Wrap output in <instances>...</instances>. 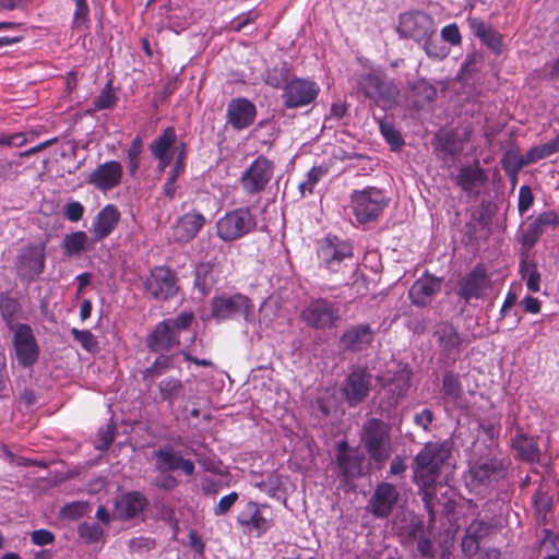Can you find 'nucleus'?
Listing matches in <instances>:
<instances>
[{
    "instance_id": "obj_43",
    "label": "nucleus",
    "mask_w": 559,
    "mask_h": 559,
    "mask_svg": "<svg viewBox=\"0 0 559 559\" xmlns=\"http://www.w3.org/2000/svg\"><path fill=\"white\" fill-rule=\"evenodd\" d=\"M507 425L510 432L512 448L516 452L515 456L520 461H524V432L520 426L519 418L516 416H509Z\"/></svg>"
},
{
    "instance_id": "obj_1",
    "label": "nucleus",
    "mask_w": 559,
    "mask_h": 559,
    "mask_svg": "<svg viewBox=\"0 0 559 559\" xmlns=\"http://www.w3.org/2000/svg\"><path fill=\"white\" fill-rule=\"evenodd\" d=\"M507 464L499 459L492 449L485 452L474 451L468 460V469L465 476L469 490L484 492L506 476Z\"/></svg>"
},
{
    "instance_id": "obj_54",
    "label": "nucleus",
    "mask_w": 559,
    "mask_h": 559,
    "mask_svg": "<svg viewBox=\"0 0 559 559\" xmlns=\"http://www.w3.org/2000/svg\"><path fill=\"white\" fill-rule=\"evenodd\" d=\"M186 159H187V144L181 141L176 148V159L174 167L169 171V176L173 178H179L186 170Z\"/></svg>"
},
{
    "instance_id": "obj_3",
    "label": "nucleus",
    "mask_w": 559,
    "mask_h": 559,
    "mask_svg": "<svg viewBox=\"0 0 559 559\" xmlns=\"http://www.w3.org/2000/svg\"><path fill=\"white\" fill-rule=\"evenodd\" d=\"M449 450L441 443H426L413 461L415 484H437L441 468L449 459Z\"/></svg>"
},
{
    "instance_id": "obj_17",
    "label": "nucleus",
    "mask_w": 559,
    "mask_h": 559,
    "mask_svg": "<svg viewBox=\"0 0 559 559\" xmlns=\"http://www.w3.org/2000/svg\"><path fill=\"white\" fill-rule=\"evenodd\" d=\"M176 274L167 266H155L144 281L146 293L156 300H168L178 292Z\"/></svg>"
},
{
    "instance_id": "obj_7",
    "label": "nucleus",
    "mask_w": 559,
    "mask_h": 559,
    "mask_svg": "<svg viewBox=\"0 0 559 559\" xmlns=\"http://www.w3.org/2000/svg\"><path fill=\"white\" fill-rule=\"evenodd\" d=\"M356 88L358 93L384 109L391 107L399 96L397 86L378 72L360 74L356 81Z\"/></svg>"
},
{
    "instance_id": "obj_29",
    "label": "nucleus",
    "mask_w": 559,
    "mask_h": 559,
    "mask_svg": "<svg viewBox=\"0 0 559 559\" xmlns=\"http://www.w3.org/2000/svg\"><path fill=\"white\" fill-rule=\"evenodd\" d=\"M467 24L473 35L479 39L481 45L493 53H501L503 48L502 35L489 23L484 20L468 15Z\"/></svg>"
},
{
    "instance_id": "obj_21",
    "label": "nucleus",
    "mask_w": 559,
    "mask_h": 559,
    "mask_svg": "<svg viewBox=\"0 0 559 559\" xmlns=\"http://www.w3.org/2000/svg\"><path fill=\"white\" fill-rule=\"evenodd\" d=\"M122 176V165L117 160H109L98 165L88 175L87 183L99 191L107 192L121 183Z\"/></svg>"
},
{
    "instance_id": "obj_33",
    "label": "nucleus",
    "mask_w": 559,
    "mask_h": 559,
    "mask_svg": "<svg viewBox=\"0 0 559 559\" xmlns=\"http://www.w3.org/2000/svg\"><path fill=\"white\" fill-rule=\"evenodd\" d=\"M437 88L424 79H418L409 85L407 100L414 109H423L437 98Z\"/></svg>"
},
{
    "instance_id": "obj_52",
    "label": "nucleus",
    "mask_w": 559,
    "mask_h": 559,
    "mask_svg": "<svg viewBox=\"0 0 559 559\" xmlns=\"http://www.w3.org/2000/svg\"><path fill=\"white\" fill-rule=\"evenodd\" d=\"M533 502L537 520L545 523L547 521V514L550 512L552 507L551 498L546 493L539 492L536 495Z\"/></svg>"
},
{
    "instance_id": "obj_44",
    "label": "nucleus",
    "mask_w": 559,
    "mask_h": 559,
    "mask_svg": "<svg viewBox=\"0 0 559 559\" xmlns=\"http://www.w3.org/2000/svg\"><path fill=\"white\" fill-rule=\"evenodd\" d=\"M377 121L382 136L390 144L392 151H400L405 144L400 131L391 122L383 119H377Z\"/></svg>"
},
{
    "instance_id": "obj_58",
    "label": "nucleus",
    "mask_w": 559,
    "mask_h": 559,
    "mask_svg": "<svg viewBox=\"0 0 559 559\" xmlns=\"http://www.w3.org/2000/svg\"><path fill=\"white\" fill-rule=\"evenodd\" d=\"M441 38L451 46H460L462 44V35L456 23H451L442 27Z\"/></svg>"
},
{
    "instance_id": "obj_24",
    "label": "nucleus",
    "mask_w": 559,
    "mask_h": 559,
    "mask_svg": "<svg viewBox=\"0 0 559 559\" xmlns=\"http://www.w3.org/2000/svg\"><path fill=\"white\" fill-rule=\"evenodd\" d=\"M336 462L340 474L346 483L362 475L364 455L357 450L352 451L346 440L337 443Z\"/></svg>"
},
{
    "instance_id": "obj_16",
    "label": "nucleus",
    "mask_w": 559,
    "mask_h": 559,
    "mask_svg": "<svg viewBox=\"0 0 559 559\" xmlns=\"http://www.w3.org/2000/svg\"><path fill=\"white\" fill-rule=\"evenodd\" d=\"M396 29L400 37L420 41L433 33V20L424 11H407L400 15Z\"/></svg>"
},
{
    "instance_id": "obj_5",
    "label": "nucleus",
    "mask_w": 559,
    "mask_h": 559,
    "mask_svg": "<svg viewBox=\"0 0 559 559\" xmlns=\"http://www.w3.org/2000/svg\"><path fill=\"white\" fill-rule=\"evenodd\" d=\"M389 203L390 198L377 187L354 190L350 194L353 214L359 224L377 222Z\"/></svg>"
},
{
    "instance_id": "obj_15",
    "label": "nucleus",
    "mask_w": 559,
    "mask_h": 559,
    "mask_svg": "<svg viewBox=\"0 0 559 559\" xmlns=\"http://www.w3.org/2000/svg\"><path fill=\"white\" fill-rule=\"evenodd\" d=\"M319 93L320 87L314 81L295 76L284 86L283 105L287 109L305 107L313 103Z\"/></svg>"
},
{
    "instance_id": "obj_26",
    "label": "nucleus",
    "mask_w": 559,
    "mask_h": 559,
    "mask_svg": "<svg viewBox=\"0 0 559 559\" xmlns=\"http://www.w3.org/2000/svg\"><path fill=\"white\" fill-rule=\"evenodd\" d=\"M205 224V216L198 210H191L176 221L173 237L176 242L188 243L199 235Z\"/></svg>"
},
{
    "instance_id": "obj_48",
    "label": "nucleus",
    "mask_w": 559,
    "mask_h": 559,
    "mask_svg": "<svg viewBox=\"0 0 559 559\" xmlns=\"http://www.w3.org/2000/svg\"><path fill=\"white\" fill-rule=\"evenodd\" d=\"M173 367V358L170 356L160 355L154 362L143 371V379H154L162 376Z\"/></svg>"
},
{
    "instance_id": "obj_42",
    "label": "nucleus",
    "mask_w": 559,
    "mask_h": 559,
    "mask_svg": "<svg viewBox=\"0 0 559 559\" xmlns=\"http://www.w3.org/2000/svg\"><path fill=\"white\" fill-rule=\"evenodd\" d=\"M292 79L290 67L286 61H283L267 69L264 82L273 88H281L284 91V86H286Z\"/></svg>"
},
{
    "instance_id": "obj_39",
    "label": "nucleus",
    "mask_w": 559,
    "mask_h": 559,
    "mask_svg": "<svg viewBox=\"0 0 559 559\" xmlns=\"http://www.w3.org/2000/svg\"><path fill=\"white\" fill-rule=\"evenodd\" d=\"M442 396L445 401L459 405L464 396L461 377L453 371H445L442 378Z\"/></svg>"
},
{
    "instance_id": "obj_53",
    "label": "nucleus",
    "mask_w": 559,
    "mask_h": 559,
    "mask_svg": "<svg viewBox=\"0 0 559 559\" xmlns=\"http://www.w3.org/2000/svg\"><path fill=\"white\" fill-rule=\"evenodd\" d=\"M416 485L419 488L418 493L421 497L425 509L430 514V516L433 518L435 516L433 501L437 498L436 484H430V485L416 484Z\"/></svg>"
},
{
    "instance_id": "obj_55",
    "label": "nucleus",
    "mask_w": 559,
    "mask_h": 559,
    "mask_svg": "<svg viewBox=\"0 0 559 559\" xmlns=\"http://www.w3.org/2000/svg\"><path fill=\"white\" fill-rule=\"evenodd\" d=\"M156 546L155 539L150 537H134L129 540L128 547L131 552L144 554L154 549Z\"/></svg>"
},
{
    "instance_id": "obj_23",
    "label": "nucleus",
    "mask_w": 559,
    "mask_h": 559,
    "mask_svg": "<svg viewBox=\"0 0 559 559\" xmlns=\"http://www.w3.org/2000/svg\"><path fill=\"white\" fill-rule=\"evenodd\" d=\"M177 132L171 126L165 128L162 133L150 143L148 148L152 156L158 162L160 171L168 167L176 154Z\"/></svg>"
},
{
    "instance_id": "obj_25",
    "label": "nucleus",
    "mask_w": 559,
    "mask_h": 559,
    "mask_svg": "<svg viewBox=\"0 0 559 559\" xmlns=\"http://www.w3.org/2000/svg\"><path fill=\"white\" fill-rule=\"evenodd\" d=\"M399 497V491L393 484L380 483L369 501L370 512L378 519L388 518L393 512Z\"/></svg>"
},
{
    "instance_id": "obj_59",
    "label": "nucleus",
    "mask_w": 559,
    "mask_h": 559,
    "mask_svg": "<svg viewBox=\"0 0 559 559\" xmlns=\"http://www.w3.org/2000/svg\"><path fill=\"white\" fill-rule=\"evenodd\" d=\"M239 495L236 491H233L224 497H222L214 508V514L216 516H223L227 514L234 504L237 502Z\"/></svg>"
},
{
    "instance_id": "obj_32",
    "label": "nucleus",
    "mask_w": 559,
    "mask_h": 559,
    "mask_svg": "<svg viewBox=\"0 0 559 559\" xmlns=\"http://www.w3.org/2000/svg\"><path fill=\"white\" fill-rule=\"evenodd\" d=\"M440 290V283L433 276L419 277L412 285L408 297L418 307L428 306Z\"/></svg>"
},
{
    "instance_id": "obj_51",
    "label": "nucleus",
    "mask_w": 559,
    "mask_h": 559,
    "mask_svg": "<svg viewBox=\"0 0 559 559\" xmlns=\"http://www.w3.org/2000/svg\"><path fill=\"white\" fill-rule=\"evenodd\" d=\"M75 10L72 17V28H80L90 20V7L87 0H73Z\"/></svg>"
},
{
    "instance_id": "obj_28",
    "label": "nucleus",
    "mask_w": 559,
    "mask_h": 559,
    "mask_svg": "<svg viewBox=\"0 0 559 559\" xmlns=\"http://www.w3.org/2000/svg\"><path fill=\"white\" fill-rule=\"evenodd\" d=\"M374 340V331L368 323L347 328L340 337V346L345 352L358 353L367 349Z\"/></svg>"
},
{
    "instance_id": "obj_49",
    "label": "nucleus",
    "mask_w": 559,
    "mask_h": 559,
    "mask_svg": "<svg viewBox=\"0 0 559 559\" xmlns=\"http://www.w3.org/2000/svg\"><path fill=\"white\" fill-rule=\"evenodd\" d=\"M79 536L86 543H97L103 537L104 531L96 523H82L78 528Z\"/></svg>"
},
{
    "instance_id": "obj_63",
    "label": "nucleus",
    "mask_w": 559,
    "mask_h": 559,
    "mask_svg": "<svg viewBox=\"0 0 559 559\" xmlns=\"http://www.w3.org/2000/svg\"><path fill=\"white\" fill-rule=\"evenodd\" d=\"M116 437V428L112 425H108L105 430L99 431V444L97 449L108 450L112 444Z\"/></svg>"
},
{
    "instance_id": "obj_56",
    "label": "nucleus",
    "mask_w": 559,
    "mask_h": 559,
    "mask_svg": "<svg viewBox=\"0 0 559 559\" xmlns=\"http://www.w3.org/2000/svg\"><path fill=\"white\" fill-rule=\"evenodd\" d=\"M86 513L87 503L83 501L68 503L61 510L62 516L71 520L83 518Z\"/></svg>"
},
{
    "instance_id": "obj_57",
    "label": "nucleus",
    "mask_w": 559,
    "mask_h": 559,
    "mask_svg": "<svg viewBox=\"0 0 559 559\" xmlns=\"http://www.w3.org/2000/svg\"><path fill=\"white\" fill-rule=\"evenodd\" d=\"M491 526L483 520H474L466 528V534L481 542L490 532Z\"/></svg>"
},
{
    "instance_id": "obj_40",
    "label": "nucleus",
    "mask_w": 559,
    "mask_h": 559,
    "mask_svg": "<svg viewBox=\"0 0 559 559\" xmlns=\"http://www.w3.org/2000/svg\"><path fill=\"white\" fill-rule=\"evenodd\" d=\"M558 223V216L554 211L544 212L531 223L526 231V248L532 247L543 235L548 226H555Z\"/></svg>"
},
{
    "instance_id": "obj_46",
    "label": "nucleus",
    "mask_w": 559,
    "mask_h": 559,
    "mask_svg": "<svg viewBox=\"0 0 559 559\" xmlns=\"http://www.w3.org/2000/svg\"><path fill=\"white\" fill-rule=\"evenodd\" d=\"M118 97L114 91L112 83L109 81L100 91L99 95H97L94 100V109L95 110H105L111 109L116 106Z\"/></svg>"
},
{
    "instance_id": "obj_50",
    "label": "nucleus",
    "mask_w": 559,
    "mask_h": 559,
    "mask_svg": "<svg viewBox=\"0 0 559 559\" xmlns=\"http://www.w3.org/2000/svg\"><path fill=\"white\" fill-rule=\"evenodd\" d=\"M71 334L75 341H78L81 346L90 353L96 352L98 348V342L95 335L88 330H79L73 328L71 330Z\"/></svg>"
},
{
    "instance_id": "obj_19",
    "label": "nucleus",
    "mask_w": 559,
    "mask_h": 559,
    "mask_svg": "<svg viewBox=\"0 0 559 559\" xmlns=\"http://www.w3.org/2000/svg\"><path fill=\"white\" fill-rule=\"evenodd\" d=\"M433 338L441 356L453 361L460 356L465 347V338L459 330L449 322H440L435 326Z\"/></svg>"
},
{
    "instance_id": "obj_30",
    "label": "nucleus",
    "mask_w": 559,
    "mask_h": 559,
    "mask_svg": "<svg viewBox=\"0 0 559 559\" xmlns=\"http://www.w3.org/2000/svg\"><path fill=\"white\" fill-rule=\"evenodd\" d=\"M119 219L120 213L115 205L108 204L104 206L93 218L91 242H100L107 238L115 230Z\"/></svg>"
},
{
    "instance_id": "obj_11",
    "label": "nucleus",
    "mask_w": 559,
    "mask_h": 559,
    "mask_svg": "<svg viewBox=\"0 0 559 559\" xmlns=\"http://www.w3.org/2000/svg\"><path fill=\"white\" fill-rule=\"evenodd\" d=\"M46 266V243L27 245L16 257L15 269L23 282H34Z\"/></svg>"
},
{
    "instance_id": "obj_34",
    "label": "nucleus",
    "mask_w": 559,
    "mask_h": 559,
    "mask_svg": "<svg viewBox=\"0 0 559 559\" xmlns=\"http://www.w3.org/2000/svg\"><path fill=\"white\" fill-rule=\"evenodd\" d=\"M147 506V499L139 491L123 495L116 503V513L119 519L131 520L138 516Z\"/></svg>"
},
{
    "instance_id": "obj_35",
    "label": "nucleus",
    "mask_w": 559,
    "mask_h": 559,
    "mask_svg": "<svg viewBox=\"0 0 559 559\" xmlns=\"http://www.w3.org/2000/svg\"><path fill=\"white\" fill-rule=\"evenodd\" d=\"M486 179L484 169L478 164H475L473 166H463L455 178V182L463 191L471 193L480 187Z\"/></svg>"
},
{
    "instance_id": "obj_18",
    "label": "nucleus",
    "mask_w": 559,
    "mask_h": 559,
    "mask_svg": "<svg viewBox=\"0 0 559 559\" xmlns=\"http://www.w3.org/2000/svg\"><path fill=\"white\" fill-rule=\"evenodd\" d=\"M12 331L19 365L24 368L32 367L39 356V347L32 328L26 323H19Z\"/></svg>"
},
{
    "instance_id": "obj_4",
    "label": "nucleus",
    "mask_w": 559,
    "mask_h": 559,
    "mask_svg": "<svg viewBox=\"0 0 559 559\" xmlns=\"http://www.w3.org/2000/svg\"><path fill=\"white\" fill-rule=\"evenodd\" d=\"M360 440L364 448L377 464H383L391 455V427L381 418L367 419L362 426Z\"/></svg>"
},
{
    "instance_id": "obj_60",
    "label": "nucleus",
    "mask_w": 559,
    "mask_h": 559,
    "mask_svg": "<svg viewBox=\"0 0 559 559\" xmlns=\"http://www.w3.org/2000/svg\"><path fill=\"white\" fill-rule=\"evenodd\" d=\"M85 209L79 201H70L64 206V216L68 221L75 223L82 219Z\"/></svg>"
},
{
    "instance_id": "obj_36",
    "label": "nucleus",
    "mask_w": 559,
    "mask_h": 559,
    "mask_svg": "<svg viewBox=\"0 0 559 559\" xmlns=\"http://www.w3.org/2000/svg\"><path fill=\"white\" fill-rule=\"evenodd\" d=\"M22 306L19 299L11 295L10 292L0 293V317L9 330H13L19 323L16 321L21 317Z\"/></svg>"
},
{
    "instance_id": "obj_12",
    "label": "nucleus",
    "mask_w": 559,
    "mask_h": 559,
    "mask_svg": "<svg viewBox=\"0 0 559 559\" xmlns=\"http://www.w3.org/2000/svg\"><path fill=\"white\" fill-rule=\"evenodd\" d=\"M274 163L259 155L242 173L239 181L242 190L250 195L258 194L265 190L273 178Z\"/></svg>"
},
{
    "instance_id": "obj_10",
    "label": "nucleus",
    "mask_w": 559,
    "mask_h": 559,
    "mask_svg": "<svg viewBox=\"0 0 559 559\" xmlns=\"http://www.w3.org/2000/svg\"><path fill=\"white\" fill-rule=\"evenodd\" d=\"M253 309L252 300L240 293L234 295L223 294L213 297L211 300V313L216 321L234 320L237 317L248 320Z\"/></svg>"
},
{
    "instance_id": "obj_14",
    "label": "nucleus",
    "mask_w": 559,
    "mask_h": 559,
    "mask_svg": "<svg viewBox=\"0 0 559 559\" xmlns=\"http://www.w3.org/2000/svg\"><path fill=\"white\" fill-rule=\"evenodd\" d=\"M238 524L249 533L261 536L274 525L272 509L269 504L248 501L237 515Z\"/></svg>"
},
{
    "instance_id": "obj_13",
    "label": "nucleus",
    "mask_w": 559,
    "mask_h": 559,
    "mask_svg": "<svg viewBox=\"0 0 559 559\" xmlns=\"http://www.w3.org/2000/svg\"><path fill=\"white\" fill-rule=\"evenodd\" d=\"M317 253L321 266L338 272L343 261L353 258L354 248L349 241L328 235L319 242Z\"/></svg>"
},
{
    "instance_id": "obj_8",
    "label": "nucleus",
    "mask_w": 559,
    "mask_h": 559,
    "mask_svg": "<svg viewBox=\"0 0 559 559\" xmlns=\"http://www.w3.org/2000/svg\"><path fill=\"white\" fill-rule=\"evenodd\" d=\"M412 372L409 370H400L382 383L379 392V403L377 412L385 419L392 417V413L404 399L411 388Z\"/></svg>"
},
{
    "instance_id": "obj_9",
    "label": "nucleus",
    "mask_w": 559,
    "mask_h": 559,
    "mask_svg": "<svg viewBox=\"0 0 559 559\" xmlns=\"http://www.w3.org/2000/svg\"><path fill=\"white\" fill-rule=\"evenodd\" d=\"M301 321L316 330L332 329L341 320L340 304L326 298H312L300 312Z\"/></svg>"
},
{
    "instance_id": "obj_27",
    "label": "nucleus",
    "mask_w": 559,
    "mask_h": 559,
    "mask_svg": "<svg viewBox=\"0 0 559 559\" xmlns=\"http://www.w3.org/2000/svg\"><path fill=\"white\" fill-rule=\"evenodd\" d=\"M489 284L490 278L486 269L478 264L460 281L457 295L465 302H469L473 298H480Z\"/></svg>"
},
{
    "instance_id": "obj_61",
    "label": "nucleus",
    "mask_w": 559,
    "mask_h": 559,
    "mask_svg": "<svg viewBox=\"0 0 559 559\" xmlns=\"http://www.w3.org/2000/svg\"><path fill=\"white\" fill-rule=\"evenodd\" d=\"M31 540L34 545L46 546L55 542V534L48 530H36L31 534Z\"/></svg>"
},
{
    "instance_id": "obj_47",
    "label": "nucleus",
    "mask_w": 559,
    "mask_h": 559,
    "mask_svg": "<svg viewBox=\"0 0 559 559\" xmlns=\"http://www.w3.org/2000/svg\"><path fill=\"white\" fill-rule=\"evenodd\" d=\"M143 151L142 139L136 135L127 151L128 170L131 177H134L140 168V157Z\"/></svg>"
},
{
    "instance_id": "obj_2",
    "label": "nucleus",
    "mask_w": 559,
    "mask_h": 559,
    "mask_svg": "<svg viewBox=\"0 0 559 559\" xmlns=\"http://www.w3.org/2000/svg\"><path fill=\"white\" fill-rule=\"evenodd\" d=\"M193 321V312L182 311L176 317L158 322L146 336V347L150 352L162 353L179 346L180 333L187 331Z\"/></svg>"
},
{
    "instance_id": "obj_38",
    "label": "nucleus",
    "mask_w": 559,
    "mask_h": 559,
    "mask_svg": "<svg viewBox=\"0 0 559 559\" xmlns=\"http://www.w3.org/2000/svg\"><path fill=\"white\" fill-rule=\"evenodd\" d=\"M94 245L85 231L78 230L66 235L61 247L66 255L80 257L84 251L92 250Z\"/></svg>"
},
{
    "instance_id": "obj_31",
    "label": "nucleus",
    "mask_w": 559,
    "mask_h": 559,
    "mask_svg": "<svg viewBox=\"0 0 559 559\" xmlns=\"http://www.w3.org/2000/svg\"><path fill=\"white\" fill-rule=\"evenodd\" d=\"M156 460V468L159 473L182 469L188 476L194 473V463L191 460L183 459L180 453L176 452L173 447L167 445L159 448L154 452Z\"/></svg>"
},
{
    "instance_id": "obj_22",
    "label": "nucleus",
    "mask_w": 559,
    "mask_h": 559,
    "mask_svg": "<svg viewBox=\"0 0 559 559\" xmlns=\"http://www.w3.org/2000/svg\"><path fill=\"white\" fill-rule=\"evenodd\" d=\"M257 118L255 105L245 97L230 99L226 108V120L234 130L249 128Z\"/></svg>"
},
{
    "instance_id": "obj_64",
    "label": "nucleus",
    "mask_w": 559,
    "mask_h": 559,
    "mask_svg": "<svg viewBox=\"0 0 559 559\" xmlns=\"http://www.w3.org/2000/svg\"><path fill=\"white\" fill-rule=\"evenodd\" d=\"M155 485L164 490H174L178 486V480L176 477L167 473H160L158 477L155 479Z\"/></svg>"
},
{
    "instance_id": "obj_37",
    "label": "nucleus",
    "mask_w": 559,
    "mask_h": 559,
    "mask_svg": "<svg viewBox=\"0 0 559 559\" xmlns=\"http://www.w3.org/2000/svg\"><path fill=\"white\" fill-rule=\"evenodd\" d=\"M218 271L212 262H201L194 270V286L202 295H207L217 283Z\"/></svg>"
},
{
    "instance_id": "obj_6",
    "label": "nucleus",
    "mask_w": 559,
    "mask_h": 559,
    "mask_svg": "<svg viewBox=\"0 0 559 559\" xmlns=\"http://www.w3.org/2000/svg\"><path fill=\"white\" fill-rule=\"evenodd\" d=\"M257 226L258 218L250 207H237L217 219L216 235L225 242H233L253 233Z\"/></svg>"
},
{
    "instance_id": "obj_41",
    "label": "nucleus",
    "mask_w": 559,
    "mask_h": 559,
    "mask_svg": "<svg viewBox=\"0 0 559 559\" xmlns=\"http://www.w3.org/2000/svg\"><path fill=\"white\" fill-rule=\"evenodd\" d=\"M158 392L160 395V401L167 402L168 405L173 407L175 402L183 396L185 386L180 379L167 377L159 381Z\"/></svg>"
},
{
    "instance_id": "obj_62",
    "label": "nucleus",
    "mask_w": 559,
    "mask_h": 559,
    "mask_svg": "<svg viewBox=\"0 0 559 559\" xmlns=\"http://www.w3.org/2000/svg\"><path fill=\"white\" fill-rule=\"evenodd\" d=\"M439 147L442 152L449 154L450 156H455L461 152V147L454 136L449 134L440 139Z\"/></svg>"
},
{
    "instance_id": "obj_20",
    "label": "nucleus",
    "mask_w": 559,
    "mask_h": 559,
    "mask_svg": "<svg viewBox=\"0 0 559 559\" xmlns=\"http://www.w3.org/2000/svg\"><path fill=\"white\" fill-rule=\"evenodd\" d=\"M371 374L367 370L354 369L344 380L342 394L349 406L361 404L369 395Z\"/></svg>"
},
{
    "instance_id": "obj_45",
    "label": "nucleus",
    "mask_w": 559,
    "mask_h": 559,
    "mask_svg": "<svg viewBox=\"0 0 559 559\" xmlns=\"http://www.w3.org/2000/svg\"><path fill=\"white\" fill-rule=\"evenodd\" d=\"M329 169L324 166H313L307 174L306 180L298 186L301 197L312 194L318 182L326 176Z\"/></svg>"
}]
</instances>
